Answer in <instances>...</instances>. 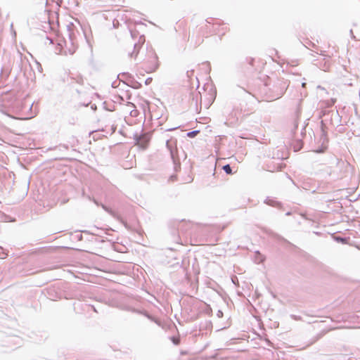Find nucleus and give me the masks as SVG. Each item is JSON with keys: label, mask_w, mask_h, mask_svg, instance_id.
I'll list each match as a JSON object with an SVG mask.
<instances>
[{"label": "nucleus", "mask_w": 360, "mask_h": 360, "mask_svg": "<svg viewBox=\"0 0 360 360\" xmlns=\"http://www.w3.org/2000/svg\"><path fill=\"white\" fill-rule=\"evenodd\" d=\"M166 147L170 153L171 158L174 165V169L177 170L179 168H180L181 163L178 155L176 140H168L166 142Z\"/></svg>", "instance_id": "obj_1"}, {"label": "nucleus", "mask_w": 360, "mask_h": 360, "mask_svg": "<svg viewBox=\"0 0 360 360\" xmlns=\"http://www.w3.org/2000/svg\"><path fill=\"white\" fill-rule=\"evenodd\" d=\"M148 57L149 58L150 65L147 68V72H155L159 66L158 61V56L153 49L148 52Z\"/></svg>", "instance_id": "obj_2"}, {"label": "nucleus", "mask_w": 360, "mask_h": 360, "mask_svg": "<svg viewBox=\"0 0 360 360\" xmlns=\"http://www.w3.org/2000/svg\"><path fill=\"white\" fill-rule=\"evenodd\" d=\"M65 53L67 54V51L69 54H73L77 48V41L74 39L72 34L69 33V39L68 41H65Z\"/></svg>", "instance_id": "obj_3"}, {"label": "nucleus", "mask_w": 360, "mask_h": 360, "mask_svg": "<svg viewBox=\"0 0 360 360\" xmlns=\"http://www.w3.org/2000/svg\"><path fill=\"white\" fill-rule=\"evenodd\" d=\"M134 139L139 145H140L143 148H145L149 141L150 137L146 134L141 135L136 134H134Z\"/></svg>", "instance_id": "obj_4"}, {"label": "nucleus", "mask_w": 360, "mask_h": 360, "mask_svg": "<svg viewBox=\"0 0 360 360\" xmlns=\"http://www.w3.org/2000/svg\"><path fill=\"white\" fill-rule=\"evenodd\" d=\"M144 41H145L144 37L143 36H141L139 37V42L138 43H135L134 44V51H133V52L129 53V56L130 57H134L136 58L137 55H138V53H139V49H141V44H143Z\"/></svg>", "instance_id": "obj_5"}, {"label": "nucleus", "mask_w": 360, "mask_h": 360, "mask_svg": "<svg viewBox=\"0 0 360 360\" xmlns=\"http://www.w3.org/2000/svg\"><path fill=\"white\" fill-rule=\"evenodd\" d=\"M279 85L281 86V90L278 93V97H281L282 95H283V94L285 93V91H286L287 88L289 86V82L288 80L280 81Z\"/></svg>", "instance_id": "obj_6"}, {"label": "nucleus", "mask_w": 360, "mask_h": 360, "mask_svg": "<svg viewBox=\"0 0 360 360\" xmlns=\"http://www.w3.org/2000/svg\"><path fill=\"white\" fill-rule=\"evenodd\" d=\"M223 169L224 171L228 174H230L232 173V169H231V167L229 165H226L223 167Z\"/></svg>", "instance_id": "obj_7"}, {"label": "nucleus", "mask_w": 360, "mask_h": 360, "mask_svg": "<svg viewBox=\"0 0 360 360\" xmlns=\"http://www.w3.org/2000/svg\"><path fill=\"white\" fill-rule=\"evenodd\" d=\"M198 132H199V131H196V130L195 131H192L188 132L187 134V136L188 137L192 138V137H194Z\"/></svg>", "instance_id": "obj_8"}, {"label": "nucleus", "mask_w": 360, "mask_h": 360, "mask_svg": "<svg viewBox=\"0 0 360 360\" xmlns=\"http://www.w3.org/2000/svg\"><path fill=\"white\" fill-rule=\"evenodd\" d=\"M101 206H102L103 209L105 210L106 212H109L112 215H114L113 212L111 210H110L109 208H108L105 205H102Z\"/></svg>", "instance_id": "obj_9"}, {"label": "nucleus", "mask_w": 360, "mask_h": 360, "mask_svg": "<svg viewBox=\"0 0 360 360\" xmlns=\"http://www.w3.org/2000/svg\"><path fill=\"white\" fill-rule=\"evenodd\" d=\"M152 80H153V79H152V78H151V77H148V78H147V79H146V81H145V84H146V85H148V84H150L151 83Z\"/></svg>", "instance_id": "obj_10"}, {"label": "nucleus", "mask_w": 360, "mask_h": 360, "mask_svg": "<svg viewBox=\"0 0 360 360\" xmlns=\"http://www.w3.org/2000/svg\"><path fill=\"white\" fill-rule=\"evenodd\" d=\"M217 317L219 318H221L223 316V312L221 310H218V311L217 312Z\"/></svg>", "instance_id": "obj_11"}, {"label": "nucleus", "mask_w": 360, "mask_h": 360, "mask_svg": "<svg viewBox=\"0 0 360 360\" xmlns=\"http://www.w3.org/2000/svg\"><path fill=\"white\" fill-rule=\"evenodd\" d=\"M176 179V176L175 175H172L170 177H169V181H175Z\"/></svg>", "instance_id": "obj_12"}, {"label": "nucleus", "mask_w": 360, "mask_h": 360, "mask_svg": "<svg viewBox=\"0 0 360 360\" xmlns=\"http://www.w3.org/2000/svg\"><path fill=\"white\" fill-rule=\"evenodd\" d=\"M37 65L38 67L39 71L41 72L42 71V68H41V64L37 62Z\"/></svg>", "instance_id": "obj_13"}, {"label": "nucleus", "mask_w": 360, "mask_h": 360, "mask_svg": "<svg viewBox=\"0 0 360 360\" xmlns=\"http://www.w3.org/2000/svg\"><path fill=\"white\" fill-rule=\"evenodd\" d=\"M173 342L175 345H178L179 342V340H175L174 338H173Z\"/></svg>", "instance_id": "obj_14"}, {"label": "nucleus", "mask_w": 360, "mask_h": 360, "mask_svg": "<svg viewBox=\"0 0 360 360\" xmlns=\"http://www.w3.org/2000/svg\"><path fill=\"white\" fill-rule=\"evenodd\" d=\"M317 88H318V89H320L321 90H323V91H324V90H325V89H324L323 87L321 86H318V87H317Z\"/></svg>", "instance_id": "obj_15"}, {"label": "nucleus", "mask_w": 360, "mask_h": 360, "mask_svg": "<svg viewBox=\"0 0 360 360\" xmlns=\"http://www.w3.org/2000/svg\"><path fill=\"white\" fill-rule=\"evenodd\" d=\"M192 71L189 72V71H187V76L188 77H190Z\"/></svg>", "instance_id": "obj_16"}, {"label": "nucleus", "mask_w": 360, "mask_h": 360, "mask_svg": "<svg viewBox=\"0 0 360 360\" xmlns=\"http://www.w3.org/2000/svg\"><path fill=\"white\" fill-rule=\"evenodd\" d=\"M131 37H132L133 38L134 37V32H131Z\"/></svg>", "instance_id": "obj_17"}, {"label": "nucleus", "mask_w": 360, "mask_h": 360, "mask_svg": "<svg viewBox=\"0 0 360 360\" xmlns=\"http://www.w3.org/2000/svg\"><path fill=\"white\" fill-rule=\"evenodd\" d=\"M305 85H306V83H304V82H303V83L302 84V87H305Z\"/></svg>", "instance_id": "obj_18"}, {"label": "nucleus", "mask_w": 360, "mask_h": 360, "mask_svg": "<svg viewBox=\"0 0 360 360\" xmlns=\"http://www.w3.org/2000/svg\"><path fill=\"white\" fill-rule=\"evenodd\" d=\"M233 112H234L235 116L237 115V112L236 111L235 109L233 110Z\"/></svg>", "instance_id": "obj_19"}, {"label": "nucleus", "mask_w": 360, "mask_h": 360, "mask_svg": "<svg viewBox=\"0 0 360 360\" xmlns=\"http://www.w3.org/2000/svg\"><path fill=\"white\" fill-rule=\"evenodd\" d=\"M264 259V257L261 255V262H262Z\"/></svg>", "instance_id": "obj_20"}, {"label": "nucleus", "mask_w": 360, "mask_h": 360, "mask_svg": "<svg viewBox=\"0 0 360 360\" xmlns=\"http://www.w3.org/2000/svg\"><path fill=\"white\" fill-rule=\"evenodd\" d=\"M270 200H269L268 202H266L267 204H269V205H271L270 202H269Z\"/></svg>", "instance_id": "obj_21"}]
</instances>
